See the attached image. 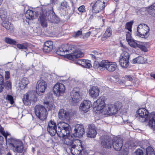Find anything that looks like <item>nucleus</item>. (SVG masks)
<instances>
[{
    "label": "nucleus",
    "mask_w": 155,
    "mask_h": 155,
    "mask_svg": "<svg viewBox=\"0 0 155 155\" xmlns=\"http://www.w3.org/2000/svg\"><path fill=\"white\" fill-rule=\"evenodd\" d=\"M56 124L55 122L52 120H51L48 123L47 129L48 132L51 136H54L57 133L58 130H57Z\"/></svg>",
    "instance_id": "obj_15"
},
{
    "label": "nucleus",
    "mask_w": 155,
    "mask_h": 155,
    "mask_svg": "<svg viewBox=\"0 0 155 155\" xmlns=\"http://www.w3.org/2000/svg\"><path fill=\"white\" fill-rule=\"evenodd\" d=\"M94 67L98 70L103 71L106 69L109 72H113L116 70L117 66L116 62H109L107 60H104L99 63H97L96 65L94 64Z\"/></svg>",
    "instance_id": "obj_3"
},
{
    "label": "nucleus",
    "mask_w": 155,
    "mask_h": 155,
    "mask_svg": "<svg viewBox=\"0 0 155 155\" xmlns=\"http://www.w3.org/2000/svg\"><path fill=\"white\" fill-rule=\"evenodd\" d=\"M3 0H0V6L2 4Z\"/></svg>",
    "instance_id": "obj_64"
},
{
    "label": "nucleus",
    "mask_w": 155,
    "mask_h": 155,
    "mask_svg": "<svg viewBox=\"0 0 155 155\" xmlns=\"http://www.w3.org/2000/svg\"><path fill=\"white\" fill-rule=\"evenodd\" d=\"M129 45L131 47H133L134 48H135L136 47V42L133 39H131L130 40H128L127 41Z\"/></svg>",
    "instance_id": "obj_46"
},
{
    "label": "nucleus",
    "mask_w": 155,
    "mask_h": 155,
    "mask_svg": "<svg viewBox=\"0 0 155 155\" xmlns=\"http://www.w3.org/2000/svg\"><path fill=\"white\" fill-rule=\"evenodd\" d=\"M97 134L96 127L94 125V124L89 125L88 130L87 132V137L90 138H94L95 137Z\"/></svg>",
    "instance_id": "obj_24"
},
{
    "label": "nucleus",
    "mask_w": 155,
    "mask_h": 155,
    "mask_svg": "<svg viewBox=\"0 0 155 155\" xmlns=\"http://www.w3.org/2000/svg\"><path fill=\"white\" fill-rule=\"evenodd\" d=\"M58 115L59 118L60 119L64 120L68 118L69 114L66 110L61 109L59 110Z\"/></svg>",
    "instance_id": "obj_30"
},
{
    "label": "nucleus",
    "mask_w": 155,
    "mask_h": 155,
    "mask_svg": "<svg viewBox=\"0 0 155 155\" xmlns=\"http://www.w3.org/2000/svg\"><path fill=\"white\" fill-rule=\"evenodd\" d=\"M75 62L76 64L82 66V63L83 62V60L78 59L76 60Z\"/></svg>",
    "instance_id": "obj_51"
},
{
    "label": "nucleus",
    "mask_w": 155,
    "mask_h": 155,
    "mask_svg": "<svg viewBox=\"0 0 155 155\" xmlns=\"http://www.w3.org/2000/svg\"><path fill=\"white\" fill-rule=\"evenodd\" d=\"M139 42L136 41V47L139 48L142 51L144 52H147L148 50L147 48L144 46L141 43L138 44L137 42Z\"/></svg>",
    "instance_id": "obj_40"
},
{
    "label": "nucleus",
    "mask_w": 155,
    "mask_h": 155,
    "mask_svg": "<svg viewBox=\"0 0 155 155\" xmlns=\"http://www.w3.org/2000/svg\"><path fill=\"white\" fill-rule=\"evenodd\" d=\"M0 133L5 137L6 144L12 147L15 151L18 153H22L23 152L24 147L22 142L15 138L10 137L8 138V136H10V134L7 132H5L0 125Z\"/></svg>",
    "instance_id": "obj_2"
},
{
    "label": "nucleus",
    "mask_w": 155,
    "mask_h": 155,
    "mask_svg": "<svg viewBox=\"0 0 155 155\" xmlns=\"http://www.w3.org/2000/svg\"><path fill=\"white\" fill-rule=\"evenodd\" d=\"M91 107V102L89 100H85L81 104L79 108L81 110L86 113L89 110Z\"/></svg>",
    "instance_id": "obj_22"
},
{
    "label": "nucleus",
    "mask_w": 155,
    "mask_h": 155,
    "mask_svg": "<svg viewBox=\"0 0 155 155\" xmlns=\"http://www.w3.org/2000/svg\"><path fill=\"white\" fill-rule=\"evenodd\" d=\"M120 46L121 47H123L125 50L127 49V48L126 46L125 45H123V44L122 43H121L120 44Z\"/></svg>",
    "instance_id": "obj_58"
},
{
    "label": "nucleus",
    "mask_w": 155,
    "mask_h": 155,
    "mask_svg": "<svg viewBox=\"0 0 155 155\" xmlns=\"http://www.w3.org/2000/svg\"><path fill=\"white\" fill-rule=\"evenodd\" d=\"M148 125L154 130H155V112H152L148 115Z\"/></svg>",
    "instance_id": "obj_23"
},
{
    "label": "nucleus",
    "mask_w": 155,
    "mask_h": 155,
    "mask_svg": "<svg viewBox=\"0 0 155 155\" xmlns=\"http://www.w3.org/2000/svg\"><path fill=\"white\" fill-rule=\"evenodd\" d=\"M101 2L103 5H106L108 2L109 0H99Z\"/></svg>",
    "instance_id": "obj_53"
},
{
    "label": "nucleus",
    "mask_w": 155,
    "mask_h": 155,
    "mask_svg": "<svg viewBox=\"0 0 155 155\" xmlns=\"http://www.w3.org/2000/svg\"><path fill=\"white\" fill-rule=\"evenodd\" d=\"M47 87L46 82L44 81L41 80L38 81L36 86V92L43 93Z\"/></svg>",
    "instance_id": "obj_20"
},
{
    "label": "nucleus",
    "mask_w": 155,
    "mask_h": 155,
    "mask_svg": "<svg viewBox=\"0 0 155 155\" xmlns=\"http://www.w3.org/2000/svg\"><path fill=\"white\" fill-rule=\"evenodd\" d=\"M105 100V97L104 96L101 97L98 99L96 102H94L93 104L96 110L99 111L100 112H101L102 111H103L105 105L104 101Z\"/></svg>",
    "instance_id": "obj_13"
},
{
    "label": "nucleus",
    "mask_w": 155,
    "mask_h": 155,
    "mask_svg": "<svg viewBox=\"0 0 155 155\" xmlns=\"http://www.w3.org/2000/svg\"><path fill=\"white\" fill-rule=\"evenodd\" d=\"M53 42L49 41H46L44 43L43 47V51L45 52L48 53L51 51L53 48Z\"/></svg>",
    "instance_id": "obj_26"
},
{
    "label": "nucleus",
    "mask_w": 155,
    "mask_h": 155,
    "mask_svg": "<svg viewBox=\"0 0 155 155\" xmlns=\"http://www.w3.org/2000/svg\"><path fill=\"white\" fill-rule=\"evenodd\" d=\"M57 0H50V2L52 4H54V3L57 1Z\"/></svg>",
    "instance_id": "obj_60"
},
{
    "label": "nucleus",
    "mask_w": 155,
    "mask_h": 155,
    "mask_svg": "<svg viewBox=\"0 0 155 155\" xmlns=\"http://www.w3.org/2000/svg\"><path fill=\"white\" fill-rule=\"evenodd\" d=\"M141 130L139 129H136V132H139L140 133L141 131Z\"/></svg>",
    "instance_id": "obj_61"
},
{
    "label": "nucleus",
    "mask_w": 155,
    "mask_h": 155,
    "mask_svg": "<svg viewBox=\"0 0 155 155\" xmlns=\"http://www.w3.org/2000/svg\"><path fill=\"white\" fill-rule=\"evenodd\" d=\"M0 17L2 20L5 21L7 19V12L4 10H1L0 11Z\"/></svg>",
    "instance_id": "obj_38"
},
{
    "label": "nucleus",
    "mask_w": 155,
    "mask_h": 155,
    "mask_svg": "<svg viewBox=\"0 0 155 155\" xmlns=\"http://www.w3.org/2000/svg\"><path fill=\"white\" fill-rule=\"evenodd\" d=\"M4 84H5V85L8 88H10L11 87V84L10 81H7L6 82H4V77L0 74V92L3 90L4 88Z\"/></svg>",
    "instance_id": "obj_27"
},
{
    "label": "nucleus",
    "mask_w": 155,
    "mask_h": 155,
    "mask_svg": "<svg viewBox=\"0 0 155 155\" xmlns=\"http://www.w3.org/2000/svg\"><path fill=\"white\" fill-rule=\"evenodd\" d=\"M2 25L7 30L10 31L13 30L14 26L10 22L6 21H3Z\"/></svg>",
    "instance_id": "obj_32"
},
{
    "label": "nucleus",
    "mask_w": 155,
    "mask_h": 155,
    "mask_svg": "<svg viewBox=\"0 0 155 155\" xmlns=\"http://www.w3.org/2000/svg\"><path fill=\"white\" fill-rule=\"evenodd\" d=\"M53 92L56 96H59L65 92V88L62 84L57 83L53 87Z\"/></svg>",
    "instance_id": "obj_14"
},
{
    "label": "nucleus",
    "mask_w": 155,
    "mask_h": 155,
    "mask_svg": "<svg viewBox=\"0 0 155 155\" xmlns=\"http://www.w3.org/2000/svg\"><path fill=\"white\" fill-rule=\"evenodd\" d=\"M81 145L78 144H75L71 148H69L68 151L70 152L73 155H82L83 153V155L87 154V153L85 151L82 146V143L81 142Z\"/></svg>",
    "instance_id": "obj_9"
},
{
    "label": "nucleus",
    "mask_w": 155,
    "mask_h": 155,
    "mask_svg": "<svg viewBox=\"0 0 155 155\" xmlns=\"http://www.w3.org/2000/svg\"><path fill=\"white\" fill-rule=\"evenodd\" d=\"M5 40L6 43L10 44L15 45L16 43L15 41L8 38H5Z\"/></svg>",
    "instance_id": "obj_43"
},
{
    "label": "nucleus",
    "mask_w": 155,
    "mask_h": 155,
    "mask_svg": "<svg viewBox=\"0 0 155 155\" xmlns=\"http://www.w3.org/2000/svg\"><path fill=\"white\" fill-rule=\"evenodd\" d=\"M147 11L150 15L155 17V4L149 7Z\"/></svg>",
    "instance_id": "obj_35"
},
{
    "label": "nucleus",
    "mask_w": 155,
    "mask_h": 155,
    "mask_svg": "<svg viewBox=\"0 0 155 155\" xmlns=\"http://www.w3.org/2000/svg\"><path fill=\"white\" fill-rule=\"evenodd\" d=\"M91 5H92L93 11L96 13L101 12L104 9L105 7L106 6V5H103L99 0H97L94 4L91 3Z\"/></svg>",
    "instance_id": "obj_19"
},
{
    "label": "nucleus",
    "mask_w": 155,
    "mask_h": 155,
    "mask_svg": "<svg viewBox=\"0 0 155 155\" xmlns=\"http://www.w3.org/2000/svg\"><path fill=\"white\" fill-rule=\"evenodd\" d=\"M128 153V149L124 148V149L121 150L120 152V155H127Z\"/></svg>",
    "instance_id": "obj_47"
},
{
    "label": "nucleus",
    "mask_w": 155,
    "mask_h": 155,
    "mask_svg": "<svg viewBox=\"0 0 155 155\" xmlns=\"http://www.w3.org/2000/svg\"><path fill=\"white\" fill-rule=\"evenodd\" d=\"M150 29L149 27L144 24H141L139 25L137 27V33L136 36L137 38H147L149 35V32Z\"/></svg>",
    "instance_id": "obj_5"
},
{
    "label": "nucleus",
    "mask_w": 155,
    "mask_h": 155,
    "mask_svg": "<svg viewBox=\"0 0 155 155\" xmlns=\"http://www.w3.org/2000/svg\"><path fill=\"white\" fill-rule=\"evenodd\" d=\"M41 12L40 14H38L39 17V19L40 20L41 24L42 26L46 27L47 24L45 21L46 17L47 16V11L45 10V6H43L41 8Z\"/></svg>",
    "instance_id": "obj_17"
},
{
    "label": "nucleus",
    "mask_w": 155,
    "mask_h": 155,
    "mask_svg": "<svg viewBox=\"0 0 155 155\" xmlns=\"http://www.w3.org/2000/svg\"><path fill=\"white\" fill-rule=\"evenodd\" d=\"M29 45L27 42H25L21 44H18L17 47L20 49H27Z\"/></svg>",
    "instance_id": "obj_37"
},
{
    "label": "nucleus",
    "mask_w": 155,
    "mask_h": 155,
    "mask_svg": "<svg viewBox=\"0 0 155 155\" xmlns=\"http://www.w3.org/2000/svg\"><path fill=\"white\" fill-rule=\"evenodd\" d=\"M111 29L110 28H108L106 31L104 35V37L103 38H104L105 37H110L111 35Z\"/></svg>",
    "instance_id": "obj_41"
},
{
    "label": "nucleus",
    "mask_w": 155,
    "mask_h": 155,
    "mask_svg": "<svg viewBox=\"0 0 155 155\" xmlns=\"http://www.w3.org/2000/svg\"><path fill=\"white\" fill-rule=\"evenodd\" d=\"M91 33V32L90 31L87 32V33L85 34L83 36V38H87L88 37L90 36Z\"/></svg>",
    "instance_id": "obj_54"
},
{
    "label": "nucleus",
    "mask_w": 155,
    "mask_h": 155,
    "mask_svg": "<svg viewBox=\"0 0 155 155\" xmlns=\"http://www.w3.org/2000/svg\"><path fill=\"white\" fill-rule=\"evenodd\" d=\"M82 34V31H78L76 32L75 36H78Z\"/></svg>",
    "instance_id": "obj_57"
},
{
    "label": "nucleus",
    "mask_w": 155,
    "mask_h": 155,
    "mask_svg": "<svg viewBox=\"0 0 155 155\" xmlns=\"http://www.w3.org/2000/svg\"><path fill=\"white\" fill-rule=\"evenodd\" d=\"M125 78L127 80L132 81L133 80V78L130 75L126 76L125 77Z\"/></svg>",
    "instance_id": "obj_55"
},
{
    "label": "nucleus",
    "mask_w": 155,
    "mask_h": 155,
    "mask_svg": "<svg viewBox=\"0 0 155 155\" xmlns=\"http://www.w3.org/2000/svg\"><path fill=\"white\" fill-rule=\"evenodd\" d=\"M67 45H62L60 47L57 49V54L59 55H64L67 54V52L70 53L68 55V58L71 60H74L76 58H78L83 57L84 54L83 52L81 50L77 48L74 45H70L69 46V48L67 49L66 47Z\"/></svg>",
    "instance_id": "obj_1"
},
{
    "label": "nucleus",
    "mask_w": 155,
    "mask_h": 155,
    "mask_svg": "<svg viewBox=\"0 0 155 155\" xmlns=\"http://www.w3.org/2000/svg\"><path fill=\"white\" fill-rule=\"evenodd\" d=\"M131 32H127L126 33V40L127 41L128 40H131L132 39V37L131 36Z\"/></svg>",
    "instance_id": "obj_48"
},
{
    "label": "nucleus",
    "mask_w": 155,
    "mask_h": 155,
    "mask_svg": "<svg viewBox=\"0 0 155 155\" xmlns=\"http://www.w3.org/2000/svg\"><path fill=\"white\" fill-rule=\"evenodd\" d=\"M132 62L134 64L136 63V58H135L133 60V61H132Z\"/></svg>",
    "instance_id": "obj_63"
},
{
    "label": "nucleus",
    "mask_w": 155,
    "mask_h": 155,
    "mask_svg": "<svg viewBox=\"0 0 155 155\" xmlns=\"http://www.w3.org/2000/svg\"><path fill=\"white\" fill-rule=\"evenodd\" d=\"M78 10L80 12H83L85 11V7L84 5H82L78 8Z\"/></svg>",
    "instance_id": "obj_50"
},
{
    "label": "nucleus",
    "mask_w": 155,
    "mask_h": 155,
    "mask_svg": "<svg viewBox=\"0 0 155 155\" xmlns=\"http://www.w3.org/2000/svg\"><path fill=\"white\" fill-rule=\"evenodd\" d=\"M150 76L151 77L155 79V74H151Z\"/></svg>",
    "instance_id": "obj_62"
},
{
    "label": "nucleus",
    "mask_w": 155,
    "mask_h": 155,
    "mask_svg": "<svg viewBox=\"0 0 155 155\" xmlns=\"http://www.w3.org/2000/svg\"><path fill=\"white\" fill-rule=\"evenodd\" d=\"M61 6L63 7V8H66L67 7V2L65 1H63L61 4Z\"/></svg>",
    "instance_id": "obj_52"
},
{
    "label": "nucleus",
    "mask_w": 155,
    "mask_h": 155,
    "mask_svg": "<svg viewBox=\"0 0 155 155\" xmlns=\"http://www.w3.org/2000/svg\"><path fill=\"white\" fill-rule=\"evenodd\" d=\"M137 146H140L142 144V142L141 141H138V142L137 141H136Z\"/></svg>",
    "instance_id": "obj_59"
},
{
    "label": "nucleus",
    "mask_w": 155,
    "mask_h": 155,
    "mask_svg": "<svg viewBox=\"0 0 155 155\" xmlns=\"http://www.w3.org/2000/svg\"><path fill=\"white\" fill-rule=\"evenodd\" d=\"M6 99L8 100L11 104H13L14 103L13 97L11 95L8 94L7 95Z\"/></svg>",
    "instance_id": "obj_45"
},
{
    "label": "nucleus",
    "mask_w": 155,
    "mask_h": 155,
    "mask_svg": "<svg viewBox=\"0 0 155 155\" xmlns=\"http://www.w3.org/2000/svg\"><path fill=\"white\" fill-rule=\"evenodd\" d=\"M147 60L146 57L144 58L141 56H138L136 57V63L143 64L145 63Z\"/></svg>",
    "instance_id": "obj_36"
},
{
    "label": "nucleus",
    "mask_w": 155,
    "mask_h": 155,
    "mask_svg": "<svg viewBox=\"0 0 155 155\" xmlns=\"http://www.w3.org/2000/svg\"><path fill=\"white\" fill-rule=\"evenodd\" d=\"M111 140L110 138L105 139L101 142L102 146L105 148H111Z\"/></svg>",
    "instance_id": "obj_33"
},
{
    "label": "nucleus",
    "mask_w": 155,
    "mask_h": 155,
    "mask_svg": "<svg viewBox=\"0 0 155 155\" xmlns=\"http://www.w3.org/2000/svg\"><path fill=\"white\" fill-rule=\"evenodd\" d=\"M57 135L60 137H64L68 135L70 133L71 128L69 125L64 122L61 121L58 124Z\"/></svg>",
    "instance_id": "obj_4"
},
{
    "label": "nucleus",
    "mask_w": 155,
    "mask_h": 155,
    "mask_svg": "<svg viewBox=\"0 0 155 155\" xmlns=\"http://www.w3.org/2000/svg\"><path fill=\"white\" fill-rule=\"evenodd\" d=\"M123 140L120 137H114L112 140V145L114 148L116 150H121L123 146Z\"/></svg>",
    "instance_id": "obj_16"
},
{
    "label": "nucleus",
    "mask_w": 155,
    "mask_h": 155,
    "mask_svg": "<svg viewBox=\"0 0 155 155\" xmlns=\"http://www.w3.org/2000/svg\"><path fill=\"white\" fill-rule=\"evenodd\" d=\"M133 24L132 21L127 22L125 25V28L128 30L130 32H131L132 26Z\"/></svg>",
    "instance_id": "obj_42"
},
{
    "label": "nucleus",
    "mask_w": 155,
    "mask_h": 155,
    "mask_svg": "<svg viewBox=\"0 0 155 155\" xmlns=\"http://www.w3.org/2000/svg\"><path fill=\"white\" fill-rule=\"evenodd\" d=\"M82 66L86 68H90L91 67L90 61L87 60H83V62L82 63Z\"/></svg>",
    "instance_id": "obj_39"
},
{
    "label": "nucleus",
    "mask_w": 155,
    "mask_h": 155,
    "mask_svg": "<svg viewBox=\"0 0 155 155\" xmlns=\"http://www.w3.org/2000/svg\"><path fill=\"white\" fill-rule=\"evenodd\" d=\"M65 137L64 139L63 142L64 145L68 146L67 150H69V148L73 146L74 145L78 144L81 146V141L78 139H74L72 135L68 136Z\"/></svg>",
    "instance_id": "obj_7"
},
{
    "label": "nucleus",
    "mask_w": 155,
    "mask_h": 155,
    "mask_svg": "<svg viewBox=\"0 0 155 155\" xmlns=\"http://www.w3.org/2000/svg\"><path fill=\"white\" fill-rule=\"evenodd\" d=\"M99 92V89L97 87H92L89 91L90 95L94 98L98 96Z\"/></svg>",
    "instance_id": "obj_29"
},
{
    "label": "nucleus",
    "mask_w": 155,
    "mask_h": 155,
    "mask_svg": "<svg viewBox=\"0 0 155 155\" xmlns=\"http://www.w3.org/2000/svg\"><path fill=\"white\" fill-rule=\"evenodd\" d=\"M29 83V81L28 78H24L19 82L18 86L21 89H23L26 88Z\"/></svg>",
    "instance_id": "obj_31"
},
{
    "label": "nucleus",
    "mask_w": 155,
    "mask_h": 155,
    "mask_svg": "<svg viewBox=\"0 0 155 155\" xmlns=\"http://www.w3.org/2000/svg\"><path fill=\"white\" fill-rule=\"evenodd\" d=\"M38 14H36L35 12L31 10H28L26 11L25 16L27 19L30 20L35 19V18L38 16Z\"/></svg>",
    "instance_id": "obj_28"
},
{
    "label": "nucleus",
    "mask_w": 155,
    "mask_h": 155,
    "mask_svg": "<svg viewBox=\"0 0 155 155\" xmlns=\"http://www.w3.org/2000/svg\"><path fill=\"white\" fill-rule=\"evenodd\" d=\"M74 133L73 136L75 137L81 138L84 133V130L82 125L77 124L74 130Z\"/></svg>",
    "instance_id": "obj_18"
},
{
    "label": "nucleus",
    "mask_w": 155,
    "mask_h": 155,
    "mask_svg": "<svg viewBox=\"0 0 155 155\" xmlns=\"http://www.w3.org/2000/svg\"><path fill=\"white\" fill-rule=\"evenodd\" d=\"M129 54L126 51H123L121 54L119 59L120 65L123 68H127L129 65Z\"/></svg>",
    "instance_id": "obj_12"
},
{
    "label": "nucleus",
    "mask_w": 155,
    "mask_h": 155,
    "mask_svg": "<svg viewBox=\"0 0 155 155\" xmlns=\"http://www.w3.org/2000/svg\"><path fill=\"white\" fill-rule=\"evenodd\" d=\"M4 142V138L1 136H0V144H2Z\"/></svg>",
    "instance_id": "obj_56"
},
{
    "label": "nucleus",
    "mask_w": 155,
    "mask_h": 155,
    "mask_svg": "<svg viewBox=\"0 0 155 155\" xmlns=\"http://www.w3.org/2000/svg\"><path fill=\"white\" fill-rule=\"evenodd\" d=\"M90 55L94 60H98V58L101 57V54L95 50L93 51Z\"/></svg>",
    "instance_id": "obj_34"
},
{
    "label": "nucleus",
    "mask_w": 155,
    "mask_h": 155,
    "mask_svg": "<svg viewBox=\"0 0 155 155\" xmlns=\"http://www.w3.org/2000/svg\"><path fill=\"white\" fill-rule=\"evenodd\" d=\"M117 111L118 109L115 105L109 104L105 105L101 113L104 115H112L116 114Z\"/></svg>",
    "instance_id": "obj_10"
},
{
    "label": "nucleus",
    "mask_w": 155,
    "mask_h": 155,
    "mask_svg": "<svg viewBox=\"0 0 155 155\" xmlns=\"http://www.w3.org/2000/svg\"><path fill=\"white\" fill-rule=\"evenodd\" d=\"M35 111L36 116L41 120H44L46 119L48 113L45 108L42 105H36Z\"/></svg>",
    "instance_id": "obj_6"
},
{
    "label": "nucleus",
    "mask_w": 155,
    "mask_h": 155,
    "mask_svg": "<svg viewBox=\"0 0 155 155\" xmlns=\"http://www.w3.org/2000/svg\"><path fill=\"white\" fill-rule=\"evenodd\" d=\"M137 114L136 118L139 121L142 122H145L148 120L149 112L145 108H141L139 109L137 111Z\"/></svg>",
    "instance_id": "obj_8"
},
{
    "label": "nucleus",
    "mask_w": 155,
    "mask_h": 155,
    "mask_svg": "<svg viewBox=\"0 0 155 155\" xmlns=\"http://www.w3.org/2000/svg\"><path fill=\"white\" fill-rule=\"evenodd\" d=\"M37 98L35 97L33 91L28 92L24 95L23 102L25 105H28L31 103V101L35 102Z\"/></svg>",
    "instance_id": "obj_11"
},
{
    "label": "nucleus",
    "mask_w": 155,
    "mask_h": 155,
    "mask_svg": "<svg viewBox=\"0 0 155 155\" xmlns=\"http://www.w3.org/2000/svg\"><path fill=\"white\" fill-rule=\"evenodd\" d=\"M46 100L47 101L46 102H45V104H46L45 107L48 109L49 110L52 109H54L55 108V106L51 98V96H49L47 94L46 96Z\"/></svg>",
    "instance_id": "obj_25"
},
{
    "label": "nucleus",
    "mask_w": 155,
    "mask_h": 155,
    "mask_svg": "<svg viewBox=\"0 0 155 155\" xmlns=\"http://www.w3.org/2000/svg\"><path fill=\"white\" fill-rule=\"evenodd\" d=\"M76 89L75 88H74L70 93V95L74 104L78 102L81 99L79 91L76 90Z\"/></svg>",
    "instance_id": "obj_21"
},
{
    "label": "nucleus",
    "mask_w": 155,
    "mask_h": 155,
    "mask_svg": "<svg viewBox=\"0 0 155 155\" xmlns=\"http://www.w3.org/2000/svg\"><path fill=\"white\" fill-rule=\"evenodd\" d=\"M146 152L147 155L155 154L153 149L151 147H148L147 148Z\"/></svg>",
    "instance_id": "obj_44"
},
{
    "label": "nucleus",
    "mask_w": 155,
    "mask_h": 155,
    "mask_svg": "<svg viewBox=\"0 0 155 155\" xmlns=\"http://www.w3.org/2000/svg\"><path fill=\"white\" fill-rule=\"evenodd\" d=\"M10 74L8 71H5V80H8L10 78Z\"/></svg>",
    "instance_id": "obj_49"
}]
</instances>
